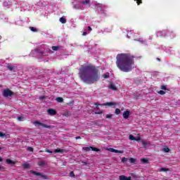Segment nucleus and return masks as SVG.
<instances>
[{
  "label": "nucleus",
  "instance_id": "obj_1",
  "mask_svg": "<svg viewBox=\"0 0 180 180\" xmlns=\"http://www.w3.org/2000/svg\"><path fill=\"white\" fill-rule=\"evenodd\" d=\"M79 75L84 82L89 84H96L101 78L99 70L92 65H82Z\"/></svg>",
  "mask_w": 180,
  "mask_h": 180
},
{
  "label": "nucleus",
  "instance_id": "obj_2",
  "mask_svg": "<svg viewBox=\"0 0 180 180\" xmlns=\"http://www.w3.org/2000/svg\"><path fill=\"white\" fill-rule=\"evenodd\" d=\"M117 67L123 72H130L134 68V56L128 53H120L117 56Z\"/></svg>",
  "mask_w": 180,
  "mask_h": 180
},
{
  "label": "nucleus",
  "instance_id": "obj_3",
  "mask_svg": "<svg viewBox=\"0 0 180 180\" xmlns=\"http://www.w3.org/2000/svg\"><path fill=\"white\" fill-rule=\"evenodd\" d=\"M13 2H15V5H17L16 8H18L20 12H25V11H27V9H29L27 4L22 0H16L15 1V0H7L4 2L3 5L4 6H11Z\"/></svg>",
  "mask_w": 180,
  "mask_h": 180
},
{
  "label": "nucleus",
  "instance_id": "obj_4",
  "mask_svg": "<svg viewBox=\"0 0 180 180\" xmlns=\"http://www.w3.org/2000/svg\"><path fill=\"white\" fill-rule=\"evenodd\" d=\"M75 2H78V4H73L74 9H77L78 11H84L85 8L91 7V0H74Z\"/></svg>",
  "mask_w": 180,
  "mask_h": 180
},
{
  "label": "nucleus",
  "instance_id": "obj_5",
  "mask_svg": "<svg viewBox=\"0 0 180 180\" xmlns=\"http://www.w3.org/2000/svg\"><path fill=\"white\" fill-rule=\"evenodd\" d=\"M95 105H96L97 106L96 107V108L99 109V107L98 106H110L111 108H115V106L117 105L116 103H113V102H107L104 104H99L98 103H96Z\"/></svg>",
  "mask_w": 180,
  "mask_h": 180
},
{
  "label": "nucleus",
  "instance_id": "obj_6",
  "mask_svg": "<svg viewBox=\"0 0 180 180\" xmlns=\"http://www.w3.org/2000/svg\"><path fill=\"white\" fill-rule=\"evenodd\" d=\"M33 124H34V126H41L42 127H44L45 129H51V125H47V124L41 123L39 121L34 122Z\"/></svg>",
  "mask_w": 180,
  "mask_h": 180
},
{
  "label": "nucleus",
  "instance_id": "obj_7",
  "mask_svg": "<svg viewBox=\"0 0 180 180\" xmlns=\"http://www.w3.org/2000/svg\"><path fill=\"white\" fill-rule=\"evenodd\" d=\"M13 95V92H12L9 89H5L3 91V96H5V98H8V96H12Z\"/></svg>",
  "mask_w": 180,
  "mask_h": 180
},
{
  "label": "nucleus",
  "instance_id": "obj_8",
  "mask_svg": "<svg viewBox=\"0 0 180 180\" xmlns=\"http://www.w3.org/2000/svg\"><path fill=\"white\" fill-rule=\"evenodd\" d=\"M30 174H33L34 175H37V176H40L41 178H43V179H47V176L44 175L43 174H41L40 172H37L31 170Z\"/></svg>",
  "mask_w": 180,
  "mask_h": 180
},
{
  "label": "nucleus",
  "instance_id": "obj_9",
  "mask_svg": "<svg viewBox=\"0 0 180 180\" xmlns=\"http://www.w3.org/2000/svg\"><path fill=\"white\" fill-rule=\"evenodd\" d=\"M141 143H142L143 146V148H148V147L151 146V142L144 141V140H141Z\"/></svg>",
  "mask_w": 180,
  "mask_h": 180
},
{
  "label": "nucleus",
  "instance_id": "obj_10",
  "mask_svg": "<svg viewBox=\"0 0 180 180\" xmlns=\"http://www.w3.org/2000/svg\"><path fill=\"white\" fill-rule=\"evenodd\" d=\"M157 37H165L167 36V33L165 31H158L156 32Z\"/></svg>",
  "mask_w": 180,
  "mask_h": 180
},
{
  "label": "nucleus",
  "instance_id": "obj_11",
  "mask_svg": "<svg viewBox=\"0 0 180 180\" xmlns=\"http://www.w3.org/2000/svg\"><path fill=\"white\" fill-rule=\"evenodd\" d=\"M47 112L48 115H49L50 116H54L57 115V111L53 108L49 109Z\"/></svg>",
  "mask_w": 180,
  "mask_h": 180
},
{
  "label": "nucleus",
  "instance_id": "obj_12",
  "mask_svg": "<svg viewBox=\"0 0 180 180\" xmlns=\"http://www.w3.org/2000/svg\"><path fill=\"white\" fill-rule=\"evenodd\" d=\"M109 151H110L111 153H118V154H123V153H124L123 150H116L112 148H110L109 149Z\"/></svg>",
  "mask_w": 180,
  "mask_h": 180
},
{
  "label": "nucleus",
  "instance_id": "obj_13",
  "mask_svg": "<svg viewBox=\"0 0 180 180\" xmlns=\"http://www.w3.org/2000/svg\"><path fill=\"white\" fill-rule=\"evenodd\" d=\"M96 9H100L101 13H105V11L102 10V8H103V4H96Z\"/></svg>",
  "mask_w": 180,
  "mask_h": 180
},
{
  "label": "nucleus",
  "instance_id": "obj_14",
  "mask_svg": "<svg viewBox=\"0 0 180 180\" xmlns=\"http://www.w3.org/2000/svg\"><path fill=\"white\" fill-rule=\"evenodd\" d=\"M122 116L124 119H129V116H130V112L129 110H126L123 112Z\"/></svg>",
  "mask_w": 180,
  "mask_h": 180
},
{
  "label": "nucleus",
  "instance_id": "obj_15",
  "mask_svg": "<svg viewBox=\"0 0 180 180\" xmlns=\"http://www.w3.org/2000/svg\"><path fill=\"white\" fill-rule=\"evenodd\" d=\"M109 89H112V91H117V88L115 84L110 83V85L108 86Z\"/></svg>",
  "mask_w": 180,
  "mask_h": 180
},
{
  "label": "nucleus",
  "instance_id": "obj_16",
  "mask_svg": "<svg viewBox=\"0 0 180 180\" xmlns=\"http://www.w3.org/2000/svg\"><path fill=\"white\" fill-rule=\"evenodd\" d=\"M120 180H131V176H126L124 175H122V176H120Z\"/></svg>",
  "mask_w": 180,
  "mask_h": 180
},
{
  "label": "nucleus",
  "instance_id": "obj_17",
  "mask_svg": "<svg viewBox=\"0 0 180 180\" xmlns=\"http://www.w3.org/2000/svg\"><path fill=\"white\" fill-rule=\"evenodd\" d=\"M6 164H8L9 165H15V162H13L11 159L6 160Z\"/></svg>",
  "mask_w": 180,
  "mask_h": 180
},
{
  "label": "nucleus",
  "instance_id": "obj_18",
  "mask_svg": "<svg viewBox=\"0 0 180 180\" xmlns=\"http://www.w3.org/2000/svg\"><path fill=\"white\" fill-rule=\"evenodd\" d=\"M135 41H139L141 44H146V41L143 40L141 38H139L137 39H134Z\"/></svg>",
  "mask_w": 180,
  "mask_h": 180
},
{
  "label": "nucleus",
  "instance_id": "obj_19",
  "mask_svg": "<svg viewBox=\"0 0 180 180\" xmlns=\"http://www.w3.org/2000/svg\"><path fill=\"white\" fill-rule=\"evenodd\" d=\"M38 165L39 167H43L44 165H46V162L44 160L39 161Z\"/></svg>",
  "mask_w": 180,
  "mask_h": 180
},
{
  "label": "nucleus",
  "instance_id": "obj_20",
  "mask_svg": "<svg viewBox=\"0 0 180 180\" xmlns=\"http://www.w3.org/2000/svg\"><path fill=\"white\" fill-rule=\"evenodd\" d=\"M59 103H62V102H64V98L61 97H58L56 99Z\"/></svg>",
  "mask_w": 180,
  "mask_h": 180
},
{
  "label": "nucleus",
  "instance_id": "obj_21",
  "mask_svg": "<svg viewBox=\"0 0 180 180\" xmlns=\"http://www.w3.org/2000/svg\"><path fill=\"white\" fill-rule=\"evenodd\" d=\"M59 20H60V23H63V24L67 23V20L65 18H63V17L60 18Z\"/></svg>",
  "mask_w": 180,
  "mask_h": 180
},
{
  "label": "nucleus",
  "instance_id": "obj_22",
  "mask_svg": "<svg viewBox=\"0 0 180 180\" xmlns=\"http://www.w3.org/2000/svg\"><path fill=\"white\" fill-rule=\"evenodd\" d=\"M160 171L161 172H167V171H169V169H167V168H165V167H161L160 169Z\"/></svg>",
  "mask_w": 180,
  "mask_h": 180
},
{
  "label": "nucleus",
  "instance_id": "obj_23",
  "mask_svg": "<svg viewBox=\"0 0 180 180\" xmlns=\"http://www.w3.org/2000/svg\"><path fill=\"white\" fill-rule=\"evenodd\" d=\"M91 148H92V146H90V147H83V150L84 151H91Z\"/></svg>",
  "mask_w": 180,
  "mask_h": 180
},
{
  "label": "nucleus",
  "instance_id": "obj_24",
  "mask_svg": "<svg viewBox=\"0 0 180 180\" xmlns=\"http://www.w3.org/2000/svg\"><path fill=\"white\" fill-rule=\"evenodd\" d=\"M55 153H64V150L60 149V148H57V149L55 150Z\"/></svg>",
  "mask_w": 180,
  "mask_h": 180
},
{
  "label": "nucleus",
  "instance_id": "obj_25",
  "mask_svg": "<svg viewBox=\"0 0 180 180\" xmlns=\"http://www.w3.org/2000/svg\"><path fill=\"white\" fill-rule=\"evenodd\" d=\"M91 150L92 151H96V153L101 151V149L98 148H94L91 146Z\"/></svg>",
  "mask_w": 180,
  "mask_h": 180
},
{
  "label": "nucleus",
  "instance_id": "obj_26",
  "mask_svg": "<svg viewBox=\"0 0 180 180\" xmlns=\"http://www.w3.org/2000/svg\"><path fill=\"white\" fill-rule=\"evenodd\" d=\"M7 68L10 70V71H13V69L15 68L13 66L11 65H8Z\"/></svg>",
  "mask_w": 180,
  "mask_h": 180
},
{
  "label": "nucleus",
  "instance_id": "obj_27",
  "mask_svg": "<svg viewBox=\"0 0 180 180\" xmlns=\"http://www.w3.org/2000/svg\"><path fill=\"white\" fill-rule=\"evenodd\" d=\"M141 162H143V164H147V162H148V160L146 159V158H142L141 159Z\"/></svg>",
  "mask_w": 180,
  "mask_h": 180
},
{
  "label": "nucleus",
  "instance_id": "obj_28",
  "mask_svg": "<svg viewBox=\"0 0 180 180\" xmlns=\"http://www.w3.org/2000/svg\"><path fill=\"white\" fill-rule=\"evenodd\" d=\"M129 162H131V164H134V162H136V159L133 158H129Z\"/></svg>",
  "mask_w": 180,
  "mask_h": 180
},
{
  "label": "nucleus",
  "instance_id": "obj_29",
  "mask_svg": "<svg viewBox=\"0 0 180 180\" xmlns=\"http://www.w3.org/2000/svg\"><path fill=\"white\" fill-rule=\"evenodd\" d=\"M129 140H131V141L136 140V137H134V136L130 134L129 135Z\"/></svg>",
  "mask_w": 180,
  "mask_h": 180
},
{
  "label": "nucleus",
  "instance_id": "obj_30",
  "mask_svg": "<svg viewBox=\"0 0 180 180\" xmlns=\"http://www.w3.org/2000/svg\"><path fill=\"white\" fill-rule=\"evenodd\" d=\"M163 151H164L165 153H169V148H168V147H165V148H163Z\"/></svg>",
  "mask_w": 180,
  "mask_h": 180
},
{
  "label": "nucleus",
  "instance_id": "obj_31",
  "mask_svg": "<svg viewBox=\"0 0 180 180\" xmlns=\"http://www.w3.org/2000/svg\"><path fill=\"white\" fill-rule=\"evenodd\" d=\"M30 29L32 32H37V28L34 27H30Z\"/></svg>",
  "mask_w": 180,
  "mask_h": 180
},
{
  "label": "nucleus",
  "instance_id": "obj_32",
  "mask_svg": "<svg viewBox=\"0 0 180 180\" xmlns=\"http://www.w3.org/2000/svg\"><path fill=\"white\" fill-rule=\"evenodd\" d=\"M58 49H60L59 46H52V50H53V51H57V50H58Z\"/></svg>",
  "mask_w": 180,
  "mask_h": 180
},
{
  "label": "nucleus",
  "instance_id": "obj_33",
  "mask_svg": "<svg viewBox=\"0 0 180 180\" xmlns=\"http://www.w3.org/2000/svg\"><path fill=\"white\" fill-rule=\"evenodd\" d=\"M109 73H105V74H104V75H103V78H105V79H106V78H109Z\"/></svg>",
  "mask_w": 180,
  "mask_h": 180
},
{
  "label": "nucleus",
  "instance_id": "obj_34",
  "mask_svg": "<svg viewBox=\"0 0 180 180\" xmlns=\"http://www.w3.org/2000/svg\"><path fill=\"white\" fill-rule=\"evenodd\" d=\"M24 168H29V167H30V165L27 164V163H24L22 165Z\"/></svg>",
  "mask_w": 180,
  "mask_h": 180
},
{
  "label": "nucleus",
  "instance_id": "obj_35",
  "mask_svg": "<svg viewBox=\"0 0 180 180\" xmlns=\"http://www.w3.org/2000/svg\"><path fill=\"white\" fill-rule=\"evenodd\" d=\"M115 114L116 115H120V109L116 108L115 109Z\"/></svg>",
  "mask_w": 180,
  "mask_h": 180
},
{
  "label": "nucleus",
  "instance_id": "obj_36",
  "mask_svg": "<svg viewBox=\"0 0 180 180\" xmlns=\"http://www.w3.org/2000/svg\"><path fill=\"white\" fill-rule=\"evenodd\" d=\"M112 117H113V115H105L106 119H112Z\"/></svg>",
  "mask_w": 180,
  "mask_h": 180
},
{
  "label": "nucleus",
  "instance_id": "obj_37",
  "mask_svg": "<svg viewBox=\"0 0 180 180\" xmlns=\"http://www.w3.org/2000/svg\"><path fill=\"white\" fill-rule=\"evenodd\" d=\"M158 94H160V95H165V91L160 90L158 91Z\"/></svg>",
  "mask_w": 180,
  "mask_h": 180
},
{
  "label": "nucleus",
  "instance_id": "obj_38",
  "mask_svg": "<svg viewBox=\"0 0 180 180\" xmlns=\"http://www.w3.org/2000/svg\"><path fill=\"white\" fill-rule=\"evenodd\" d=\"M127 161V158H126L125 157L122 158V162H126Z\"/></svg>",
  "mask_w": 180,
  "mask_h": 180
},
{
  "label": "nucleus",
  "instance_id": "obj_39",
  "mask_svg": "<svg viewBox=\"0 0 180 180\" xmlns=\"http://www.w3.org/2000/svg\"><path fill=\"white\" fill-rule=\"evenodd\" d=\"M161 89H163L164 91H167V86H161Z\"/></svg>",
  "mask_w": 180,
  "mask_h": 180
},
{
  "label": "nucleus",
  "instance_id": "obj_40",
  "mask_svg": "<svg viewBox=\"0 0 180 180\" xmlns=\"http://www.w3.org/2000/svg\"><path fill=\"white\" fill-rule=\"evenodd\" d=\"M39 99H40V101H43V100L46 99V96H41L39 97Z\"/></svg>",
  "mask_w": 180,
  "mask_h": 180
},
{
  "label": "nucleus",
  "instance_id": "obj_41",
  "mask_svg": "<svg viewBox=\"0 0 180 180\" xmlns=\"http://www.w3.org/2000/svg\"><path fill=\"white\" fill-rule=\"evenodd\" d=\"M87 30H89V33L90 32H92V27H87Z\"/></svg>",
  "mask_w": 180,
  "mask_h": 180
},
{
  "label": "nucleus",
  "instance_id": "obj_42",
  "mask_svg": "<svg viewBox=\"0 0 180 180\" xmlns=\"http://www.w3.org/2000/svg\"><path fill=\"white\" fill-rule=\"evenodd\" d=\"M88 34V32H86V30L83 32L82 36H86Z\"/></svg>",
  "mask_w": 180,
  "mask_h": 180
},
{
  "label": "nucleus",
  "instance_id": "obj_43",
  "mask_svg": "<svg viewBox=\"0 0 180 180\" xmlns=\"http://www.w3.org/2000/svg\"><path fill=\"white\" fill-rule=\"evenodd\" d=\"M140 140H141V138L140 136H139L138 138H135V141H140Z\"/></svg>",
  "mask_w": 180,
  "mask_h": 180
},
{
  "label": "nucleus",
  "instance_id": "obj_44",
  "mask_svg": "<svg viewBox=\"0 0 180 180\" xmlns=\"http://www.w3.org/2000/svg\"><path fill=\"white\" fill-rule=\"evenodd\" d=\"M27 150H28V151L33 152V148H32V147H28Z\"/></svg>",
  "mask_w": 180,
  "mask_h": 180
},
{
  "label": "nucleus",
  "instance_id": "obj_45",
  "mask_svg": "<svg viewBox=\"0 0 180 180\" xmlns=\"http://www.w3.org/2000/svg\"><path fill=\"white\" fill-rule=\"evenodd\" d=\"M136 1V4H138V5H140V4H141V0H134Z\"/></svg>",
  "mask_w": 180,
  "mask_h": 180
},
{
  "label": "nucleus",
  "instance_id": "obj_46",
  "mask_svg": "<svg viewBox=\"0 0 180 180\" xmlns=\"http://www.w3.org/2000/svg\"><path fill=\"white\" fill-rule=\"evenodd\" d=\"M46 153H49V154H51L53 153V151L49 150V149H46Z\"/></svg>",
  "mask_w": 180,
  "mask_h": 180
},
{
  "label": "nucleus",
  "instance_id": "obj_47",
  "mask_svg": "<svg viewBox=\"0 0 180 180\" xmlns=\"http://www.w3.org/2000/svg\"><path fill=\"white\" fill-rule=\"evenodd\" d=\"M22 119H23V117H18V120H19V122H22Z\"/></svg>",
  "mask_w": 180,
  "mask_h": 180
},
{
  "label": "nucleus",
  "instance_id": "obj_48",
  "mask_svg": "<svg viewBox=\"0 0 180 180\" xmlns=\"http://www.w3.org/2000/svg\"><path fill=\"white\" fill-rule=\"evenodd\" d=\"M170 37H171L172 39H174V37H175V34H171V35H170Z\"/></svg>",
  "mask_w": 180,
  "mask_h": 180
},
{
  "label": "nucleus",
  "instance_id": "obj_49",
  "mask_svg": "<svg viewBox=\"0 0 180 180\" xmlns=\"http://www.w3.org/2000/svg\"><path fill=\"white\" fill-rule=\"evenodd\" d=\"M4 136H5V134H4L2 132H0V137H4Z\"/></svg>",
  "mask_w": 180,
  "mask_h": 180
},
{
  "label": "nucleus",
  "instance_id": "obj_50",
  "mask_svg": "<svg viewBox=\"0 0 180 180\" xmlns=\"http://www.w3.org/2000/svg\"><path fill=\"white\" fill-rule=\"evenodd\" d=\"M75 174H74V172H70V176H74Z\"/></svg>",
  "mask_w": 180,
  "mask_h": 180
},
{
  "label": "nucleus",
  "instance_id": "obj_51",
  "mask_svg": "<svg viewBox=\"0 0 180 180\" xmlns=\"http://www.w3.org/2000/svg\"><path fill=\"white\" fill-rule=\"evenodd\" d=\"M75 139L76 140H79L81 139V136H76Z\"/></svg>",
  "mask_w": 180,
  "mask_h": 180
},
{
  "label": "nucleus",
  "instance_id": "obj_52",
  "mask_svg": "<svg viewBox=\"0 0 180 180\" xmlns=\"http://www.w3.org/2000/svg\"><path fill=\"white\" fill-rule=\"evenodd\" d=\"M127 37L128 39H130V35H129V34H127Z\"/></svg>",
  "mask_w": 180,
  "mask_h": 180
},
{
  "label": "nucleus",
  "instance_id": "obj_53",
  "mask_svg": "<svg viewBox=\"0 0 180 180\" xmlns=\"http://www.w3.org/2000/svg\"><path fill=\"white\" fill-rule=\"evenodd\" d=\"M3 160L2 158L0 157V162H2Z\"/></svg>",
  "mask_w": 180,
  "mask_h": 180
},
{
  "label": "nucleus",
  "instance_id": "obj_54",
  "mask_svg": "<svg viewBox=\"0 0 180 180\" xmlns=\"http://www.w3.org/2000/svg\"><path fill=\"white\" fill-rule=\"evenodd\" d=\"M97 115H101V112H96Z\"/></svg>",
  "mask_w": 180,
  "mask_h": 180
},
{
  "label": "nucleus",
  "instance_id": "obj_55",
  "mask_svg": "<svg viewBox=\"0 0 180 180\" xmlns=\"http://www.w3.org/2000/svg\"><path fill=\"white\" fill-rule=\"evenodd\" d=\"M157 60H158V61H160V58H157Z\"/></svg>",
  "mask_w": 180,
  "mask_h": 180
},
{
  "label": "nucleus",
  "instance_id": "obj_56",
  "mask_svg": "<svg viewBox=\"0 0 180 180\" xmlns=\"http://www.w3.org/2000/svg\"><path fill=\"white\" fill-rule=\"evenodd\" d=\"M2 169V167L1 166H0V171Z\"/></svg>",
  "mask_w": 180,
  "mask_h": 180
},
{
  "label": "nucleus",
  "instance_id": "obj_57",
  "mask_svg": "<svg viewBox=\"0 0 180 180\" xmlns=\"http://www.w3.org/2000/svg\"><path fill=\"white\" fill-rule=\"evenodd\" d=\"M2 39V37L0 36V39Z\"/></svg>",
  "mask_w": 180,
  "mask_h": 180
},
{
  "label": "nucleus",
  "instance_id": "obj_58",
  "mask_svg": "<svg viewBox=\"0 0 180 180\" xmlns=\"http://www.w3.org/2000/svg\"><path fill=\"white\" fill-rule=\"evenodd\" d=\"M150 40H151V39H152L151 37H150Z\"/></svg>",
  "mask_w": 180,
  "mask_h": 180
},
{
  "label": "nucleus",
  "instance_id": "obj_59",
  "mask_svg": "<svg viewBox=\"0 0 180 180\" xmlns=\"http://www.w3.org/2000/svg\"><path fill=\"white\" fill-rule=\"evenodd\" d=\"M0 150H2V148H0Z\"/></svg>",
  "mask_w": 180,
  "mask_h": 180
}]
</instances>
